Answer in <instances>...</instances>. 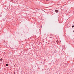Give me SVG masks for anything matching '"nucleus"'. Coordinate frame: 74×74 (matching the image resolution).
Returning a JSON list of instances; mask_svg holds the SVG:
<instances>
[{"label":"nucleus","instance_id":"nucleus-5","mask_svg":"<svg viewBox=\"0 0 74 74\" xmlns=\"http://www.w3.org/2000/svg\"><path fill=\"white\" fill-rule=\"evenodd\" d=\"M74 27V25H73L72 26V27Z\"/></svg>","mask_w":74,"mask_h":74},{"label":"nucleus","instance_id":"nucleus-4","mask_svg":"<svg viewBox=\"0 0 74 74\" xmlns=\"http://www.w3.org/2000/svg\"><path fill=\"white\" fill-rule=\"evenodd\" d=\"M1 60H3V59H2V58L1 59Z\"/></svg>","mask_w":74,"mask_h":74},{"label":"nucleus","instance_id":"nucleus-2","mask_svg":"<svg viewBox=\"0 0 74 74\" xmlns=\"http://www.w3.org/2000/svg\"><path fill=\"white\" fill-rule=\"evenodd\" d=\"M58 40H57L56 42H57V44H58Z\"/></svg>","mask_w":74,"mask_h":74},{"label":"nucleus","instance_id":"nucleus-1","mask_svg":"<svg viewBox=\"0 0 74 74\" xmlns=\"http://www.w3.org/2000/svg\"><path fill=\"white\" fill-rule=\"evenodd\" d=\"M56 12H58V10H55Z\"/></svg>","mask_w":74,"mask_h":74},{"label":"nucleus","instance_id":"nucleus-7","mask_svg":"<svg viewBox=\"0 0 74 74\" xmlns=\"http://www.w3.org/2000/svg\"><path fill=\"white\" fill-rule=\"evenodd\" d=\"M73 32H74V30L73 31Z\"/></svg>","mask_w":74,"mask_h":74},{"label":"nucleus","instance_id":"nucleus-3","mask_svg":"<svg viewBox=\"0 0 74 74\" xmlns=\"http://www.w3.org/2000/svg\"><path fill=\"white\" fill-rule=\"evenodd\" d=\"M6 66H8V64H6Z\"/></svg>","mask_w":74,"mask_h":74},{"label":"nucleus","instance_id":"nucleus-6","mask_svg":"<svg viewBox=\"0 0 74 74\" xmlns=\"http://www.w3.org/2000/svg\"><path fill=\"white\" fill-rule=\"evenodd\" d=\"M14 74H15V72H14Z\"/></svg>","mask_w":74,"mask_h":74}]
</instances>
